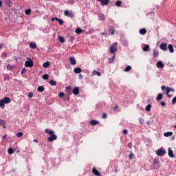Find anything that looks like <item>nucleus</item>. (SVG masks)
<instances>
[{"label": "nucleus", "mask_w": 176, "mask_h": 176, "mask_svg": "<svg viewBox=\"0 0 176 176\" xmlns=\"http://www.w3.org/2000/svg\"><path fill=\"white\" fill-rule=\"evenodd\" d=\"M116 56V55H115V54H114L113 56L109 59V64H111V63H113V61H115Z\"/></svg>", "instance_id": "473e14b6"}, {"label": "nucleus", "mask_w": 176, "mask_h": 176, "mask_svg": "<svg viewBox=\"0 0 176 176\" xmlns=\"http://www.w3.org/2000/svg\"><path fill=\"white\" fill-rule=\"evenodd\" d=\"M2 56H3V57H7V56H8V54L3 52V53L2 54Z\"/></svg>", "instance_id": "13d9d810"}, {"label": "nucleus", "mask_w": 176, "mask_h": 176, "mask_svg": "<svg viewBox=\"0 0 176 176\" xmlns=\"http://www.w3.org/2000/svg\"><path fill=\"white\" fill-rule=\"evenodd\" d=\"M118 43H115L113 45H111L109 47V52L111 54H115L118 52V48L116 47Z\"/></svg>", "instance_id": "20e7f679"}, {"label": "nucleus", "mask_w": 176, "mask_h": 176, "mask_svg": "<svg viewBox=\"0 0 176 176\" xmlns=\"http://www.w3.org/2000/svg\"><path fill=\"white\" fill-rule=\"evenodd\" d=\"M50 86H57V82L53 80L49 81Z\"/></svg>", "instance_id": "393cba45"}, {"label": "nucleus", "mask_w": 176, "mask_h": 176, "mask_svg": "<svg viewBox=\"0 0 176 176\" xmlns=\"http://www.w3.org/2000/svg\"><path fill=\"white\" fill-rule=\"evenodd\" d=\"M157 68H161L163 69L164 68V65L163 64V62L162 60H159L157 64Z\"/></svg>", "instance_id": "ddd939ff"}, {"label": "nucleus", "mask_w": 176, "mask_h": 176, "mask_svg": "<svg viewBox=\"0 0 176 176\" xmlns=\"http://www.w3.org/2000/svg\"><path fill=\"white\" fill-rule=\"evenodd\" d=\"M116 6H117V8H120V6H122V1L120 0L116 1Z\"/></svg>", "instance_id": "bb28decb"}, {"label": "nucleus", "mask_w": 176, "mask_h": 176, "mask_svg": "<svg viewBox=\"0 0 176 176\" xmlns=\"http://www.w3.org/2000/svg\"><path fill=\"white\" fill-rule=\"evenodd\" d=\"M163 98V94H159L156 98L157 101H160Z\"/></svg>", "instance_id": "c756f323"}, {"label": "nucleus", "mask_w": 176, "mask_h": 176, "mask_svg": "<svg viewBox=\"0 0 176 176\" xmlns=\"http://www.w3.org/2000/svg\"><path fill=\"white\" fill-rule=\"evenodd\" d=\"M98 17H99V20H102V21L105 20V15H104L103 14H99Z\"/></svg>", "instance_id": "cd10ccee"}, {"label": "nucleus", "mask_w": 176, "mask_h": 176, "mask_svg": "<svg viewBox=\"0 0 176 176\" xmlns=\"http://www.w3.org/2000/svg\"><path fill=\"white\" fill-rule=\"evenodd\" d=\"M162 107H166V102H161Z\"/></svg>", "instance_id": "6e6d98bb"}, {"label": "nucleus", "mask_w": 176, "mask_h": 176, "mask_svg": "<svg viewBox=\"0 0 176 176\" xmlns=\"http://www.w3.org/2000/svg\"><path fill=\"white\" fill-rule=\"evenodd\" d=\"M57 17H54L52 19H51V21H54V20H57Z\"/></svg>", "instance_id": "bf43d9fd"}, {"label": "nucleus", "mask_w": 176, "mask_h": 176, "mask_svg": "<svg viewBox=\"0 0 176 176\" xmlns=\"http://www.w3.org/2000/svg\"><path fill=\"white\" fill-rule=\"evenodd\" d=\"M139 32L140 35H145V34H146V29L145 28L140 29Z\"/></svg>", "instance_id": "4be33fe9"}, {"label": "nucleus", "mask_w": 176, "mask_h": 176, "mask_svg": "<svg viewBox=\"0 0 176 176\" xmlns=\"http://www.w3.org/2000/svg\"><path fill=\"white\" fill-rule=\"evenodd\" d=\"M131 66L128 65L126 67V68L124 69V72H129V71H131Z\"/></svg>", "instance_id": "c9c22d12"}, {"label": "nucleus", "mask_w": 176, "mask_h": 176, "mask_svg": "<svg viewBox=\"0 0 176 176\" xmlns=\"http://www.w3.org/2000/svg\"><path fill=\"white\" fill-rule=\"evenodd\" d=\"M99 2H100V4L102 6H105L109 3V0H98Z\"/></svg>", "instance_id": "f8f14e48"}, {"label": "nucleus", "mask_w": 176, "mask_h": 176, "mask_svg": "<svg viewBox=\"0 0 176 176\" xmlns=\"http://www.w3.org/2000/svg\"><path fill=\"white\" fill-rule=\"evenodd\" d=\"M116 109H118V106H116V107H114V111H116Z\"/></svg>", "instance_id": "338daca9"}, {"label": "nucleus", "mask_w": 176, "mask_h": 176, "mask_svg": "<svg viewBox=\"0 0 176 176\" xmlns=\"http://www.w3.org/2000/svg\"><path fill=\"white\" fill-rule=\"evenodd\" d=\"M74 74H80V72H82V69L80 67H76L74 69Z\"/></svg>", "instance_id": "f3484780"}, {"label": "nucleus", "mask_w": 176, "mask_h": 176, "mask_svg": "<svg viewBox=\"0 0 176 176\" xmlns=\"http://www.w3.org/2000/svg\"><path fill=\"white\" fill-rule=\"evenodd\" d=\"M45 131L47 134L50 135V137L47 138V141L49 142H53V141H56V140H57V135L54 134V131H53V130L45 129Z\"/></svg>", "instance_id": "f257e3e1"}, {"label": "nucleus", "mask_w": 176, "mask_h": 176, "mask_svg": "<svg viewBox=\"0 0 176 176\" xmlns=\"http://www.w3.org/2000/svg\"><path fill=\"white\" fill-rule=\"evenodd\" d=\"M69 41H70V42H72L73 41H75V36H71L69 37Z\"/></svg>", "instance_id": "09e8293b"}, {"label": "nucleus", "mask_w": 176, "mask_h": 176, "mask_svg": "<svg viewBox=\"0 0 176 176\" xmlns=\"http://www.w3.org/2000/svg\"><path fill=\"white\" fill-rule=\"evenodd\" d=\"M27 72V69H25V67H23L21 72V75H23V74H25Z\"/></svg>", "instance_id": "a18cd8bd"}, {"label": "nucleus", "mask_w": 176, "mask_h": 176, "mask_svg": "<svg viewBox=\"0 0 176 176\" xmlns=\"http://www.w3.org/2000/svg\"><path fill=\"white\" fill-rule=\"evenodd\" d=\"M56 21H58L60 25H63V24H64V21H63V19H56Z\"/></svg>", "instance_id": "58836bf2"}, {"label": "nucleus", "mask_w": 176, "mask_h": 176, "mask_svg": "<svg viewBox=\"0 0 176 176\" xmlns=\"http://www.w3.org/2000/svg\"><path fill=\"white\" fill-rule=\"evenodd\" d=\"M82 29L80 28H77L75 30L76 34H82Z\"/></svg>", "instance_id": "7c9ffc66"}, {"label": "nucleus", "mask_w": 176, "mask_h": 176, "mask_svg": "<svg viewBox=\"0 0 176 176\" xmlns=\"http://www.w3.org/2000/svg\"><path fill=\"white\" fill-rule=\"evenodd\" d=\"M102 118L103 119H107V113H103Z\"/></svg>", "instance_id": "603ef678"}, {"label": "nucleus", "mask_w": 176, "mask_h": 176, "mask_svg": "<svg viewBox=\"0 0 176 176\" xmlns=\"http://www.w3.org/2000/svg\"><path fill=\"white\" fill-rule=\"evenodd\" d=\"M101 35H107V33L106 32H102Z\"/></svg>", "instance_id": "e2e57ef3"}, {"label": "nucleus", "mask_w": 176, "mask_h": 176, "mask_svg": "<svg viewBox=\"0 0 176 176\" xmlns=\"http://www.w3.org/2000/svg\"><path fill=\"white\" fill-rule=\"evenodd\" d=\"M109 32L111 35H113L115 34V28L113 27L109 28Z\"/></svg>", "instance_id": "a878e982"}, {"label": "nucleus", "mask_w": 176, "mask_h": 176, "mask_svg": "<svg viewBox=\"0 0 176 176\" xmlns=\"http://www.w3.org/2000/svg\"><path fill=\"white\" fill-rule=\"evenodd\" d=\"M153 56L155 58H156V57H157L159 56V52L154 50L153 53Z\"/></svg>", "instance_id": "2f4dec72"}, {"label": "nucleus", "mask_w": 176, "mask_h": 176, "mask_svg": "<svg viewBox=\"0 0 176 176\" xmlns=\"http://www.w3.org/2000/svg\"><path fill=\"white\" fill-rule=\"evenodd\" d=\"M160 49L164 52H167V43H162L160 45Z\"/></svg>", "instance_id": "1a4fd4ad"}, {"label": "nucleus", "mask_w": 176, "mask_h": 176, "mask_svg": "<svg viewBox=\"0 0 176 176\" xmlns=\"http://www.w3.org/2000/svg\"><path fill=\"white\" fill-rule=\"evenodd\" d=\"M79 79H83V75L79 74Z\"/></svg>", "instance_id": "052dcab7"}, {"label": "nucleus", "mask_w": 176, "mask_h": 176, "mask_svg": "<svg viewBox=\"0 0 176 176\" xmlns=\"http://www.w3.org/2000/svg\"><path fill=\"white\" fill-rule=\"evenodd\" d=\"M10 101L11 100L8 97H5L0 100V108H1V109H5V104H10Z\"/></svg>", "instance_id": "f03ea898"}, {"label": "nucleus", "mask_w": 176, "mask_h": 176, "mask_svg": "<svg viewBox=\"0 0 176 176\" xmlns=\"http://www.w3.org/2000/svg\"><path fill=\"white\" fill-rule=\"evenodd\" d=\"M66 90H71V87H67Z\"/></svg>", "instance_id": "680f3d73"}, {"label": "nucleus", "mask_w": 176, "mask_h": 176, "mask_svg": "<svg viewBox=\"0 0 176 176\" xmlns=\"http://www.w3.org/2000/svg\"><path fill=\"white\" fill-rule=\"evenodd\" d=\"M50 66V62L49 61H46L44 63H43V68H49Z\"/></svg>", "instance_id": "aec40b11"}, {"label": "nucleus", "mask_w": 176, "mask_h": 176, "mask_svg": "<svg viewBox=\"0 0 176 176\" xmlns=\"http://www.w3.org/2000/svg\"><path fill=\"white\" fill-rule=\"evenodd\" d=\"M25 14L28 15V14H31V9H28L25 10Z\"/></svg>", "instance_id": "37998d69"}, {"label": "nucleus", "mask_w": 176, "mask_h": 176, "mask_svg": "<svg viewBox=\"0 0 176 176\" xmlns=\"http://www.w3.org/2000/svg\"><path fill=\"white\" fill-rule=\"evenodd\" d=\"M8 152L9 155H13V153H14V151L12 148H8Z\"/></svg>", "instance_id": "4c0bfd02"}, {"label": "nucleus", "mask_w": 176, "mask_h": 176, "mask_svg": "<svg viewBox=\"0 0 176 176\" xmlns=\"http://www.w3.org/2000/svg\"><path fill=\"white\" fill-rule=\"evenodd\" d=\"M139 122H140V123H141V124H142V123H144V120H143V118H139Z\"/></svg>", "instance_id": "8fccbe9b"}, {"label": "nucleus", "mask_w": 176, "mask_h": 176, "mask_svg": "<svg viewBox=\"0 0 176 176\" xmlns=\"http://www.w3.org/2000/svg\"><path fill=\"white\" fill-rule=\"evenodd\" d=\"M43 79L44 80H47V79H49V75L48 74H44L43 75Z\"/></svg>", "instance_id": "ea45409f"}, {"label": "nucleus", "mask_w": 176, "mask_h": 176, "mask_svg": "<svg viewBox=\"0 0 176 176\" xmlns=\"http://www.w3.org/2000/svg\"><path fill=\"white\" fill-rule=\"evenodd\" d=\"M2 7V1L0 0V8Z\"/></svg>", "instance_id": "69168bd1"}, {"label": "nucleus", "mask_w": 176, "mask_h": 176, "mask_svg": "<svg viewBox=\"0 0 176 176\" xmlns=\"http://www.w3.org/2000/svg\"><path fill=\"white\" fill-rule=\"evenodd\" d=\"M37 91L40 93H43V91H45V87H43V86H40L37 88Z\"/></svg>", "instance_id": "b1692460"}, {"label": "nucleus", "mask_w": 176, "mask_h": 176, "mask_svg": "<svg viewBox=\"0 0 176 176\" xmlns=\"http://www.w3.org/2000/svg\"><path fill=\"white\" fill-rule=\"evenodd\" d=\"M69 63L71 65H76V60L74 57L69 58Z\"/></svg>", "instance_id": "4468645a"}, {"label": "nucleus", "mask_w": 176, "mask_h": 176, "mask_svg": "<svg viewBox=\"0 0 176 176\" xmlns=\"http://www.w3.org/2000/svg\"><path fill=\"white\" fill-rule=\"evenodd\" d=\"M59 97H64V93L63 92L59 93Z\"/></svg>", "instance_id": "4d7b16f0"}, {"label": "nucleus", "mask_w": 176, "mask_h": 176, "mask_svg": "<svg viewBox=\"0 0 176 176\" xmlns=\"http://www.w3.org/2000/svg\"><path fill=\"white\" fill-rule=\"evenodd\" d=\"M98 123V120H91L90 121V124L91 126H96L97 124Z\"/></svg>", "instance_id": "5701e85b"}, {"label": "nucleus", "mask_w": 176, "mask_h": 176, "mask_svg": "<svg viewBox=\"0 0 176 176\" xmlns=\"http://www.w3.org/2000/svg\"><path fill=\"white\" fill-rule=\"evenodd\" d=\"M96 75H97V76H101V72L94 70L91 73V76H96Z\"/></svg>", "instance_id": "dca6fc26"}, {"label": "nucleus", "mask_w": 176, "mask_h": 176, "mask_svg": "<svg viewBox=\"0 0 176 176\" xmlns=\"http://www.w3.org/2000/svg\"><path fill=\"white\" fill-rule=\"evenodd\" d=\"M0 126H3V129H6V122L4 120H0Z\"/></svg>", "instance_id": "6ab92c4d"}, {"label": "nucleus", "mask_w": 176, "mask_h": 176, "mask_svg": "<svg viewBox=\"0 0 176 176\" xmlns=\"http://www.w3.org/2000/svg\"><path fill=\"white\" fill-rule=\"evenodd\" d=\"M129 133V131H127V129H124L123 131H122V134H124V135H126V134H128Z\"/></svg>", "instance_id": "de8ad7c7"}, {"label": "nucleus", "mask_w": 176, "mask_h": 176, "mask_svg": "<svg viewBox=\"0 0 176 176\" xmlns=\"http://www.w3.org/2000/svg\"><path fill=\"white\" fill-rule=\"evenodd\" d=\"M25 67L26 68H32L34 67V61L30 58H27V60L25 62Z\"/></svg>", "instance_id": "7ed1b4c3"}, {"label": "nucleus", "mask_w": 176, "mask_h": 176, "mask_svg": "<svg viewBox=\"0 0 176 176\" xmlns=\"http://www.w3.org/2000/svg\"><path fill=\"white\" fill-rule=\"evenodd\" d=\"M73 94H74V96H78V94H79V87H76L74 88Z\"/></svg>", "instance_id": "2eb2a0df"}, {"label": "nucleus", "mask_w": 176, "mask_h": 176, "mask_svg": "<svg viewBox=\"0 0 176 176\" xmlns=\"http://www.w3.org/2000/svg\"><path fill=\"white\" fill-rule=\"evenodd\" d=\"M149 50V45H145L143 47V52H148Z\"/></svg>", "instance_id": "f704fd0d"}, {"label": "nucleus", "mask_w": 176, "mask_h": 176, "mask_svg": "<svg viewBox=\"0 0 176 176\" xmlns=\"http://www.w3.org/2000/svg\"><path fill=\"white\" fill-rule=\"evenodd\" d=\"M65 16H67V17H70L71 19H74L75 17V14L72 11H68V10H65L64 12Z\"/></svg>", "instance_id": "423d86ee"}, {"label": "nucleus", "mask_w": 176, "mask_h": 176, "mask_svg": "<svg viewBox=\"0 0 176 176\" xmlns=\"http://www.w3.org/2000/svg\"><path fill=\"white\" fill-rule=\"evenodd\" d=\"M7 137H8V135H5L3 137V138L5 139V138H7Z\"/></svg>", "instance_id": "774afa93"}, {"label": "nucleus", "mask_w": 176, "mask_h": 176, "mask_svg": "<svg viewBox=\"0 0 176 176\" xmlns=\"http://www.w3.org/2000/svg\"><path fill=\"white\" fill-rule=\"evenodd\" d=\"M166 89H167V88H166V86H164V85H162L161 87V89L163 90V91L166 90Z\"/></svg>", "instance_id": "5fc2aeb1"}, {"label": "nucleus", "mask_w": 176, "mask_h": 176, "mask_svg": "<svg viewBox=\"0 0 176 176\" xmlns=\"http://www.w3.org/2000/svg\"><path fill=\"white\" fill-rule=\"evenodd\" d=\"M28 98H32L34 97V94L32 92H29L28 94Z\"/></svg>", "instance_id": "79ce46f5"}, {"label": "nucleus", "mask_w": 176, "mask_h": 176, "mask_svg": "<svg viewBox=\"0 0 176 176\" xmlns=\"http://www.w3.org/2000/svg\"><path fill=\"white\" fill-rule=\"evenodd\" d=\"M58 41L59 42H61V43H64V42H65V39L61 36L58 37Z\"/></svg>", "instance_id": "e433bc0d"}, {"label": "nucleus", "mask_w": 176, "mask_h": 176, "mask_svg": "<svg viewBox=\"0 0 176 176\" xmlns=\"http://www.w3.org/2000/svg\"><path fill=\"white\" fill-rule=\"evenodd\" d=\"M157 156H164L166 155V150L164 148L161 147L160 149H158L155 151Z\"/></svg>", "instance_id": "39448f33"}, {"label": "nucleus", "mask_w": 176, "mask_h": 176, "mask_svg": "<svg viewBox=\"0 0 176 176\" xmlns=\"http://www.w3.org/2000/svg\"><path fill=\"white\" fill-rule=\"evenodd\" d=\"M6 5H8V6H10V5H12V1H10V0H6Z\"/></svg>", "instance_id": "c03bdc74"}, {"label": "nucleus", "mask_w": 176, "mask_h": 176, "mask_svg": "<svg viewBox=\"0 0 176 176\" xmlns=\"http://www.w3.org/2000/svg\"><path fill=\"white\" fill-rule=\"evenodd\" d=\"M168 49L170 53H174V47H173L172 44H169L168 45Z\"/></svg>", "instance_id": "a211bd4d"}, {"label": "nucleus", "mask_w": 176, "mask_h": 176, "mask_svg": "<svg viewBox=\"0 0 176 176\" xmlns=\"http://www.w3.org/2000/svg\"><path fill=\"white\" fill-rule=\"evenodd\" d=\"M168 155L169 157H171V159H173V157H175L174 152H173V150H171V148L170 147L168 148Z\"/></svg>", "instance_id": "9b49d317"}, {"label": "nucleus", "mask_w": 176, "mask_h": 176, "mask_svg": "<svg viewBox=\"0 0 176 176\" xmlns=\"http://www.w3.org/2000/svg\"><path fill=\"white\" fill-rule=\"evenodd\" d=\"M33 142H38V140L34 139V140H33Z\"/></svg>", "instance_id": "0e129e2a"}, {"label": "nucleus", "mask_w": 176, "mask_h": 176, "mask_svg": "<svg viewBox=\"0 0 176 176\" xmlns=\"http://www.w3.org/2000/svg\"><path fill=\"white\" fill-rule=\"evenodd\" d=\"M69 3H70V5H74V3H75V1L74 0H69Z\"/></svg>", "instance_id": "3c124183"}, {"label": "nucleus", "mask_w": 176, "mask_h": 176, "mask_svg": "<svg viewBox=\"0 0 176 176\" xmlns=\"http://www.w3.org/2000/svg\"><path fill=\"white\" fill-rule=\"evenodd\" d=\"M23 135V132H18L16 133L17 138H21V136Z\"/></svg>", "instance_id": "a19ab883"}, {"label": "nucleus", "mask_w": 176, "mask_h": 176, "mask_svg": "<svg viewBox=\"0 0 176 176\" xmlns=\"http://www.w3.org/2000/svg\"><path fill=\"white\" fill-rule=\"evenodd\" d=\"M92 173L94 174V175L101 176V173H100V171H98L96 167L93 168Z\"/></svg>", "instance_id": "9d476101"}, {"label": "nucleus", "mask_w": 176, "mask_h": 176, "mask_svg": "<svg viewBox=\"0 0 176 176\" xmlns=\"http://www.w3.org/2000/svg\"><path fill=\"white\" fill-rule=\"evenodd\" d=\"M153 168H160V164H159V159L155 158L153 160Z\"/></svg>", "instance_id": "0eeeda50"}, {"label": "nucleus", "mask_w": 176, "mask_h": 176, "mask_svg": "<svg viewBox=\"0 0 176 176\" xmlns=\"http://www.w3.org/2000/svg\"><path fill=\"white\" fill-rule=\"evenodd\" d=\"M170 91H175V89H174L173 88H170L168 87H166V96L168 97V98H170V97H172L171 95H169L168 94L170 93Z\"/></svg>", "instance_id": "6e6552de"}, {"label": "nucleus", "mask_w": 176, "mask_h": 176, "mask_svg": "<svg viewBox=\"0 0 176 176\" xmlns=\"http://www.w3.org/2000/svg\"><path fill=\"white\" fill-rule=\"evenodd\" d=\"M152 108V105L151 104H148L146 107V108H145V109H146V112H149L150 111H151V109Z\"/></svg>", "instance_id": "c85d7f7f"}, {"label": "nucleus", "mask_w": 176, "mask_h": 176, "mask_svg": "<svg viewBox=\"0 0 176 176\" xmlns=\"http://www.w3.org/2000/svg\"><path fill=\"white\" fill-rule=\"evenodd\" d=\"M164 135L165 137H171V135H173V132H166L164 133Z\"/></svg>", "instance_id": "72a5a7b5"}, {"label": "nucleus", "mask_w": 176, "mask_h": 176, "mask_svg": "<svg viewBox=\"0 0 176 176\" xmlns=\"http://www.w3.org/2000/svg\"><path fill=\"white\" fill-rule=\"evenodd\" d=\"M133 157H134V154L133 153H131L129 155V159H133Z\"/></svg>", "instance_id": "864d4df0"}, {"label": "nucleus", "mask_w": 176, "mask_h": 176, "mask_svg": "<svg viewBox=\"0 0 176 176\" xmlns=\"http://www.w3.org/2000/svg\"><path fill=\"white\" fill-rule=\"evenodd\" d=\"M127 146L128 148H129V149H131V148H133V143L130 142L129 143H128Z\"/></svg>", "instance_id": "49530a36"}, {"label": "nucleus", "mask_w": 176, "mask_h": 176, "mask_svg": "<svg viewBox=\"0 0 176 176\" xmlns=\"http://www.w3.org/2000/svg\"><path fill=\"white\" fill-rule=\"evenodd\" d=\"M30 49H36V43L35 42H32L30 44Z\"/></svg>", "instance_id": "412c9836"}]
</instances>
